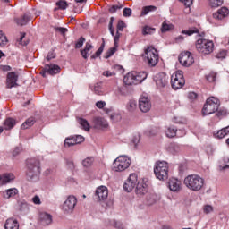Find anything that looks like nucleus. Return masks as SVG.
<instances>
[{
  "label": "nucleus",
  "instance_id": "obj_57",
  "mask_svg": "<svg viewBox=\"0 0 229 229\" xmlns=\"http://www.w3.org/2000/svg\"><path fill=\"white\" fill-rule=\"evenodd\" d=\"M121 38V33L119 32V30L116 31V34L114 38V47H118L119 45H118V42H119V38Z\"/></svg>",
  "mask_w": 229,
  "mask_h": 229
},
{
  "label": "nucleus",
  "instance_id": "obj_30",
  "mask_svg": "<svg viewBox=\"0 0 229 229\" xmlns=\"http://www.w3.org/2000/svg\"><path fill=\"white\" fill-rule=\"evenodd\" d=\"M168 151L172 155H178L182 151V147L178 143H170L168 146Z\"/></svg>",
  "mask_w": 229,
  "mask_h": 229
},
{
  "label": "nucleus",
  "instance_id": "obj_38",
  "mask_svg": "<svg viewBox=\"0 0 229 229\" xmlns=\"http://www.w3.org/2000/svg\"><path fill=\"white\" fill-rule=\"evenodd\" d=\"M174 29V25L169 23L168 21H164L162 23L161 31L162 33H165V31H171V30Z\"/></svg>",
  "mask_w": 229,
  "mask_h": 229
},
{
  "label": "nucleus",
  "instance_id": "obj_56",
  "mask_svg": "<svg viewBox=\"0 0 229 229\" xmlns=\"http://www.w3.org/2000/svg\"><path fill=\"white\" fill-rule=\"evenodd\" d=\"M75 139L76 144H81V142L85 141V138L81 135L73 136Z\"/></svg>",
  "mask_w": 229,
  "mask_h": 229
},
{
  "label": "nucleus",
  "instance_id": "obj_3",
  "mask_svg": "<svg viewBox=\"0 0 229 229\" xmlns=\"http://www.w3.org/2000/svg\"><path fill=\"white\" fill-rule=\"evenodd\" d=\"M146 78H148L146 72H131L123 77V83L126 85H139V83H142Z\"/></svg>",
  "mask_w": 229,
  "mask_h": 229
},
{
  "label": "nucleus",
  "instance_id": "obj_6",
  "mask_svg": "<svg viewBox=\"0 0 229 229\" xmlns=\"http://www.w3.org/2000/svg\"><path fill=\"white\" fill-rule=\"evenodd\" d=\"M195 47L198 53H200L201 55H210V53L214 51V42L200 38L197 39Z\"/></svg>",
  "mask_w": 229,
  "mask_h": 229
},
{
  "label": "nucleus",
  "instance_id": "obj_29",
  "mask_svg": "<svg viewBox=\"0 0 229 229\" xmlns=\"http://www.w3.org/2000/svg\"><path fill=\"white\" fill-rule=\"evenodd\" d=\"M31 15L30 13H25L21 19L16 18L15 22L18 26H26L30 21Z\"/></svg>",
  "mask_w": 229,
  "mask_h": 229
},
{
  "label": "nucleus",
  "instance_id": "obj_45",
  "mask_svg": "<svg viewBox=\"0 0 229 229\" xmlns=\"http://www.w3.org/2000/svg\"><path fill=\"white\" fill-rule=\"evenodd\" d=\"M105 49V43H103L100 47L97 50V52L95 53V55H91L92 59H96L98 58V56H101V54L103 53Z\"/></svg>",
  "mask_w": 229,
  "mask_h": 229
},
{
  "label": "nucleus",
  "instance_id": "obj_60",
  "mask_svg": "<svg viewBox=\"0 0 229 229\" xmlns=\"http://www.w3.org/2000/svg\"><path fill=\"white\" fill-rule=\"evenodd\" d=\"M123 17H131V9L124 8L123 12Z\"/></svg>",
  "mask_w": 229,
  "mask_h": 229
},
{
  "label": "nucleus",
  "instance_id": "obj_7",
  "mask_svg": "<svg viewBox=\"0 0 229 229\" xmlns=\"http://www.w3.org/2000/svg\"><path fill=\"white\" fill-rule=\"evenodd\" d=\"M131 165V159L128 156H119L113 163V171L122 173V171H126Z\"/></svg>",
  "mask_w": 229,
  "mask_h": 229
},
{
  "label": "nucleus",
  "instance_id": "obj_18",
  "mask_svg": "<svg viewBox=\"0 0 229 229\" xmlns=\"http://www.w3.org/2000/svg\"><path fill=\"white\" fill-rule=\"evenodd\" d=\"M154 81L159 89H162L167 85V75L164 72L156 74L154 77Z\"/></svg>",
  "mask_w": 229,
  "mask_h": 229
},
{
  "label": "nucleus",
  "instance_id": "obj_11",
  "mask_svg": "<svg viewBox=\"0 0 229 229\" xmlns=\"http://www.w3.org/2000/svg\"><path fill=\"white\" fill-rule=\"evenodd\" d=\"M139 184V176L137 174H131L123 184V189L126 192H131Z\"/></svg>",
  "mask_w": 229,
  "mask_h": 229
},
{
  "label": "nucleus",
  "instance_id": "obj_49",
  "mask_svg": "<svg viewBox=\"0 0 229 229\" xmlns=\"http://www.w3.org/2000/svg\"><path fill=\"white\" fill-rule=\"evenodd\" d=\"M214 135L216 139H225V137H226L225 129H221L220 131H217V132H216Z\"/></svg>",
  "mask_w": 229,
  "mask_h": 229
},
{
  "label": "nucleus",
  "instance_id": "obj_64",
  "mask_svg": "<svg viewBox=\"0 0 229 229\" xmlns=\"http://www.w3.org/2000/svg\"><path fill=\"white\" fill-rule=\"evenodd\" d=\"M56 57V54L54 52H49L48 55H47V60L49 62L50 60H53V58Z\"/></svg>",
  "mask_w": 229,
  "mask_h": 229
},
{
  "label": "nucleus",
  "instance_id": "obj_58",
  "mask_svg": "<svg viewBox=\"0 0 229 229\" xmlns=\"http://www.w3.org/2000/svg\"><path fill=\"white\" fill-rule=\"evenodd\" d=\"M125 27H126V24L123 21H118V24H117L118 31H124Z\"/></svg>",
  "mask_w": 229,
  "mask_h": 229
},
{
  "label": "nucleus",
  "instance_id": "obj_50",
  "mask_svg": "<svg viewBox=\"0 0 229 229\" xmlns=\"http://www.w3.org/2000/svg\"><path fill=\"white\" fill-rule=\"evenodd\" d=\"M83 44H85V38L81 37L75 44V48L80 49V47H83Z\"/></svg>",
  "mask_w": 229,
  "mask_h": 229
},
{
  "label": "nucleus",
  "instance_id": "obj_10",
  "mask_svg": "<svg viewBox=\"0 0 229 229\" xmlns=\"http://www.w3.org/2000/svg\"><path fill=\"white\" fill-rule=\"evenodd\" d=\"M77 203L78 199H76L73 195H70L62 205V210L66 214H72L74 211Z\"/></svg>",
  "mask_w": 229,
  "mask_h": 229
},
{
  "label": "nucleus",
  "instance_id": "obj_2",
  "mask_svg": "<svg viewBox=\"0 0 229 229\" xmlns=\"http://www.w3.org/2000/svg\"><path fill=\"white\" fill-rule=\"evenodd\" d=\"M40 175V161L36 158L27 160V180L37 182Z\"/></svg>",
  "mask_w": 229,
  "mask_h": 229
},
{
  "label": "nucleus",
  "instance_id": "obj_39",
  "mask_svg": "<svg viewBox=\"0 0 229 229\" xmlns=\"http://www.w3.org/2000/svg\"><path fill=\"white\" fill-rule=\"evenodd\" d=\"M76 140L74 136L68 137L64 140V146L65 148H71V146H76Z\"/></svg>",
  "mask_w": 229,
  "mask_h": 229
},
{
  "label": "nucleus",
  "instance_id": "obj_34",
  "mask_svg": "<svg viewBox=\"0 0 229 229\" xmlns=\"http://www.w3.org/2000/svg\"><path fill=\"white\" fill-rule=\"evenodd\" d=\"M182 35H187V37H191V35L197 34L199 35V30L196 27L189 28L188 30H182Z\"/></svg>",
  "mask_w": 229,
  "mask_h": 229
},
{
  "label": "nucleus",
  "instance_id": "obj_62",
  "mask_svg": "<svg viewBox=\"0 0 229 229\" xmlns=\"http://www.w3.org/2000/svg\"><path fill=\"white\" fill-rule=\"evenodd\" d=\"M181 3H183L186 8H191L192 6V0H180Z\"/></svg>",
  "mask_w": 229,
  "mask_h": 229
},
{
  "label": "nucleus",
  "instance_id": "obj_20",
  "mask_svg": "<svg viewBox=\"0 0 229 229\" xmlns=\"http://www.w3.org/2000/svg\"><path fill=\"white\" fill-rule=\"evenodd\" d=\"M229 10L226 7H222L217 12L213 13V19L216 21H223L225 17H228Z\"/></svg>",
  "mask_w": 229,
  "mask_h": 229
},
{
  "label": "nucleus",
  "instance_id": "obj_51",
  "mask_svg": "<svg viewBox=\"0 0 229 229\" xmlns=\"http://www.w3.org/2000/svg\"><path fill=\"white\" fill-rule=\"evenodd\" d=\"M122 8H123V4H121L113 5L109 8V12H110V13H115V12H117V10H121Z\"/></svg>",
  "mask_w": 229,
  "mask_h": 229
},
{
  "label": "nucleus",
  "instance_id": "obj_35",
  "mask_svg": "<svg viewBox=\"0 0 229 229\" xmlns=\"http://www.w3.org/2000/svg\"><path fill=\"white\" fill-rule=\"evenodd\" d=\"M82 166L84 169H90L94 164V157H88L85 159L82 160Z\"/></svg>",
  "mask_w": 229,
  "mask_h": 229
},
{
  "label": "nucleus",
  "instance_id": "obj_59",
  "mask_svg": "<svg viewBox=\"0 0 229 229\" xmlns=\"http://www.w3.org/2000/svg\"><path fill=\"white\" fill-rule=\"evenodd\" d=\"M32 202L34 203V205H42V201L40 200V197H38V195H35L32 198Z\"/></svg>",
  "mask_w": 229,
  "mask_h": 229
},
{
  "label": "nucleus",
  "instance_id": "obj_33",
  "mask_svg": "<svg viewBox=\"0 0 229 229\" xmlns=\"http://www.w3.org/2000/svg\"><path fill=\"white\" fill-rule=\"evenodd\" d=\"M91 90H93L94 94L97 96H103V94H105V91L103 90V84L101 82L94 84Z\"/></svg>",
  "mask_w": 229,
  "mask_h": 229
},
{
  "label": "nucleus",
  "instance_id": "obj_48",
  "mask_svg": "<svg viewBox=\"0 0 229 229\" xmlns=\"http://www.w3.org/2000/svg\"><path fill=\"white\" fill-rule=\"evenodd\" d=\"M173 123H175V124H185L187 120L183 117H174Z\"/></svg>",
  "mask_w": 229,
  "mask_h": 229
},
{
  "label": "nucleus",
  "instance_id": "obj_32",
  "mask_svg": "<svg viewBox=\"0 0 229 229\" xmlns=\"http://www.w3.org/2000/svg\"><path fill=\"white\" fill-rule=\"evenodd\" d=\"M107 114H109V117L113 123H119V121L123 119L119 111H109Z\"/></svg>",
  "mask_w": 229,
  "mask_h": 229
},
{
  "label": "nucleus",
  "instance_id": "obj_43",
  "mask_svg": "<svg viewBox=\"0 0 229 229\" xmlns=\"http://www.w3.org/2000/svg\"><path fill=\"white\" fill-rule=\"evenodd\" d=\"M115 51H117V47L109 48L107 52L105 54L104 58H106V60H108V58L115 55Z\"/></svg>",
  "mask_w": 229,
  "mask_h": 229
},
{
  "label": "nucleus",
  "instance_id": "obj_9",
  "mask_svg": "<svg viewBox=\"0 0 229 229\" xmlns=\"http://www.w3.org/2000/svg\"><path fill=\"white\" fill-rule=\"evenodd\" d=\"M171 85L174 90L182 89L185 85V79L183 78V72L177 71L171 76Z\"/></svg>",
  "mask_w": 229,
  "mask_h": 229
},
{
  "label": "nucleus",
  "instance_id": "obj_16",
  "mask_svg": "<svg viewBox=\"0 0 229 229\" xmlns=\"http://www.w3.org/2000/svg\"><path fill=\"white\" fill-rule=\"evenodd\" d=\"M148 185L149 182H148V179H140L138 185H136L137 196H144V194H147Z\"/></svg>",
  "mask_w": 229,
  "mask_h": 229
},
{
  "label": "nucleus",
  "instance_id": "obj_14",
  "mask_svg": "<svg viewBox=\"0 0 229 229\" xmlns=\"http://www.w3.org/2000/svg\"><path fill=\"white\" fill-rule=\"evenodd\" d=\"M60 71L61 68L58 66V64H47L45 65L43 71L40 72V74L43 76V78H46L47 74L55 76V74H58Z\"/></svg>",
  "mask_w": 229,
  "mask_h": 229
},
{
  "label": "nucleus",
  "instance_id": "obj_1",
  "mask_svg": "<svg viewBox=\"0 0 229 229\" xmlns=\"http://www.w3.org/2000/svg\"><path fill=\"white\" fill-rule=\"evenodd\" d=\"M184 185L189 191L198 192L203 189L205 185V179L198 174H190L184 178Z\"/></svg>",
  "mask_w": 229,
  "mask_h": 229
},
{
  "label": "nucleus",
  "instance_id": "obj_54",
  "mask_svg": "<svg viewBox=\"0 0 229 229\" xmlns=\"http://www.w3.org/2000/svg\"><path fill=\"white\" fill-rule=\"evenodd\" d=\"M55 31L61 33V35H65L67 33V29L64 27H54Z\"/></svg>",
  "mask_w": 229,
  "mask_h": 229
},
{
  "label": "nucleus",
  "instance_id": "obj_13",
  "mask_svg": "<svg viewBox=\"0 0 229 229\" xmlns=\"http://www.w3.org/2000/svg\"><path fill=\"white\" fill-rule=\"evenodd\" d=\"M151 99L146 95H142L139 99V107L141 112L144 114L151 110Z\"/></svg>",
  "mask_w": 229,
  "mask_h": 229
},
{
  "label": "nucleus",
  "instance_id": "obj_12",
  "mask_svg": "<svg viewBox=\"0 0 229 229\" xmlns=\"http://www.w3.org/2000/svg\"><path fill=\"white\" fill-rule=\"evenodd\" d=\"M179 62L181 64H182L183 67H191L194 64V57L192 56V54L189 51L182 52L179 55Z\"/></svg>",
  "mask_w": 229,
  "mask_h": 229
},
{
  "label": "nucleus",
  "instance_id": "obj_55",
  "mask_svg": "<svg viewBox=\"0 0 229 229\" xmlns=\"http://www.w3.org/2000/svg\"><path fill=\"white\" fill-rule=\"evenodd\" d=\"M188 99H190L191 101H196V99H198V94L195 92H190L188 94Z\"/></svg>",
  "mask_w": 229,
  "mask_h": 229
},
{
  "label": "nucleus",
  "instance_id": "obj_17",
  "mask_svg": "<svg viewBox=\"0 0 229 229\" xmlns=\"http://www.w3.org/2000/svg\"><path fill=\"white\" fill-rule=\"evenodd\" d=\"M19 80V72H11L7 74L6 79V87L7 89H13V87H17V81Z\"/></svg>",
  "mask_w": 229,
  "mask_h": 229
},
{
  "label": "nucleus",
  "instance_id": "obj_41",
  "mask_svg": "<svg viewBox=\"0 0 229 229\" xmlns=\"http://www.w3.org/2000/svg\"><path fill=\"white\" fill-rule=\"evenodd\" d=\"M156 10H157L156 6H153V5L145 6L142 8L141 15L142 16L148 15V13H149V12H155Z\"/></svg>",
  "mask_w": 229,
  "mask_h": 229
},
{
  "label": "nucleus",
  "instance_id": "obj_52",
  "mask_svg": "<svg viewBox=\"0 0 229 229\" xmlns=\"http://www.w3.org/2000/svg\"><path fill=\"white\" fill-rule=\"evenodd\" d=\"M203 212H204V214H210V213L214 212V207H212L210 205H205L203 207Z\"/></svg>",
  "mask_w": 229,
  "mask_h": 229
},
{
  "label": "nucleus",
  "instance_id": "obj_36",
  "mask_svg": "<svg viewBox=\"0 0 229 229\" xmlns=\"http://www.w3.org/2000/svg\"><path fill=\"white\" fill-rule=\"evenodd\" d=\"M78 123L84 131H90V124L89 123V121L83 118H78Z\"/></svg>",
  "mask_w": 229,
  "mask_h": 229
},
{
  "label": "nucleus",
  "instance_id": "obj_19",
  "mask_svg": "<svg viewBox=\"0 0 229 229\" xmlns=\"http://www.w3.org/2000/svg\"><path fill=\"white\" fill-rule=\"evenodd\" d=\"M168 188L172 192H180V191H182V181L177 178L169 179Z\"/></svg>",
  "mask_w": 229,
  "mask_h": 229
},
{
  "label": "nucleus",
  "instance_id": "obj_25",
  "mask_svg": "<svg viewBox=\"0 0 229 229\" xmlns=\"http://www.w3.org/2000/svg\"><path fill=\"white\" fill-rule=\"evenodd\" d=\"M178 131L177 128H174V126H166L165 127V135L168 139H174V137H176V132Z\"/></svg>",
  "mask_w": 229,
  "mask_h": 229
},
{
  "label": "nucleus",
  "instance_id": "obj_22",
  "mask_svg": "<svg viewBox=\"0 0 229 229\" xmlns=\"http://www.w3.org/2000/svg\"><path fill=\"white\" fill-rule=\"evenodd\" d=\"M95 128L98 130H106L108 122L105 118L98 117L94 119Z\"/></svg>",
  "mask_w": 229,
  "mask_h": 229
},
{
  "label": "nucleus",
  "instance_id": "obj_23",
  "mask_svg": "<svg viewBox=\"0 0 229 229\" xmlns=\"http://www.w3.org/2000/svg\"><path fill=\"white\" fill-rule=\"evenodd\" d=\"M17 194H19V190L17 188H11L3 191V198L4 199H10V198H15Z\"/></svg>",
  "mask_w": 229,
  "mask_h": 229
},
{
  "label": "nucleus",
  "instance_id": "obj_24",
  "mask_svg": "<svg viewBox=\"0 0 229 229\" xmlns=\"http://www.w3.org/2000/svg\"><path fill=\"white\" fill-rule=\"evenodd\" d=\"M158 201V195L156 193H148L145 199V203L150 207L151 205H155Z\"/></svg>",
  "mask_w": 229,
  "mask_h": 229
},
{
  "label": "nucleus",
  "instance_id": "obj_5",
  "mask_svg": "<svg viewBox=\"0 0 229 229\" xmlns=\"http://www.w3.org/2000/svg\"><path fill=\"white\" fill-rule=\"evenodd\" d=\"M219 98L216 97H210L206 100V103L202 108V115H210L216 114L219 110Z\"/></svg>",
  "mask_w": 229,
  "mask_h": 229
},
{
  "label": "nucleus",
  "instance_id": "obj_27",
  "mask_svg": "<svg viewBox=\"0 0 229 229\" xmlns=\"http://www.w3.org/2000/svg\"><path fill=\"white\" fill-rule=\"evenodd\" d=\"M5 229H19V222L14 218H8L4 225Z\"/></svg>",
  "mask_w": 229,
  "mask_h": 229
},
{
  "label": "nucleus",
  "instance_id": "obj_31",
  "mask_svg": "<svg viewBox=\"0 0 229 229\" xmlns=\"http://www.w3.org/2000/svg\"><path fill=\"white\" fill-rule=\"evenodd\" d=\"M17 124V122L15 119L9 117L6 118L4 123V130H12Z\"/></svg>",
  "mask_w": 229,
  "mask_h": 229
},
{
  "label": "nucleus",
  "instance_id": "obj_21",
  "mask_svg": "<svg viewBox=\"0 0 229 229\" xmlns=\"http://www.w3.org/2000/svg\"><path fill=\"white\" fill-rule=\"evenodd\" d=\"M39 223L43 226H47L53 223V216L48 213L43 212L39 214Z\"/></svg>",
  "mask_w": 229,
  "mask_h": 229
},
{
  "label": "nucleus",
  "instance_id": "obj_4",
  "mask_svg": "<svg viewBox=\"0 0 229 229\" xmlns=\"http://www.w3.org/2000/svg\"><path fill=\"white\" fill-rule=\"evenodd\" d=\"M154 173L157 180L165 181L169 178V164L165 161H157L154 166Z\"/></svg>",
  "mask_w": 229,
  "mask_h": 229
},
{
  "label": "nucleus",
  "instance_id": "obj_63",
  "mask_svg": "<svg viewBox=\"0 0 229 229\" xmlns=\"http://www.w3.org/2000/svg\"><path fill=\"white\" fill-rule=\"evenodd\" d=\"M96 106H97V108H105V106H106V102H105V101H98L97 103H96Z\"/></svg>",
  "mask_w": 229,
  "mask_h": 229
},
{
  "label": "nucleus",
  "instance_id": "obj_28",
  "mask_svg": "<svg viewBox=\"0 0 229 229\" xmlns=\"http://www.w3.org/2000/svg\"><path fill=\"white\" fill-rule=\"evenodd\" d=\"M93 46L90 43H86L84 49L81 50V55L84 60H87L90 56V50L93 49Z\"/></svg>",
  "mask_w": 229,
  "mask_h": 229
},
{
  "label": "nucleus",
  "instance_id": "obj_40",
  "mask_svg": "<svg viewBox=\"0 0 229 229\" xmlns=\"http://www.w3.org/2000/svg\"><path fill=\"white\" fill-rule=\"evenodd\" d=\"M8 44V38H6V34L0 30V47H4Z\"/></svg>",
  "mask_w": 229,
  "mask_h": 229
},
{
  "label": "nucleus",
  "instance_id": "obj_44",
  "mask_svg": "<svg viewBox=\"0 0 229 229\" xmlns=\"http://www.w3.org/2000/svg\"><path fill=\"white\" fill-rule=\"evenodd\" d=\"M209 4L212 8H217L223 5V0H209Z\"/></svg>",
  "mask_w": 229,
  "mask_h": 229
},
{
  "label": "nucleus",
  "instance_id": "obj_26",
  "mask_svg": "<svg viewBox=\"0 0 229 229\" xmlns=\"http://www.w3.org/2000/svg\"><path fill=\"white\" fill-rule=\"evenodd\" d=\"M13 180H15V175L12 173L4 174L1 176V183H3V185H6V183H12Z\"/></svg>",
  "mask_w": 229,
  "mask_h": 229
},
{
  "label": "nucleus",
  "instance_id": "obj_15",
  "mask_svg": "<svg viewBox=\"0 0 229 229\" xmlns=\"http://www.w3.org/2000/svg\"><path fill=\"white\" fill-rule=\"evenodd\" d=\"M108 199V188L106 186H99L95 191V199L97 201H106Z\"/></svg>",
  "mask_w": 229,
  "mask_h": 229
},
{
  "label": "nucleus",
  "instance_id": "obj_42",
  "mask_svg": "<svg viewBox=\"0 0 229 229\" xmlns=\"http://www.w3.org/2000/svg\"><path fill=\"white\" fill-rule=\"evenodd\" d=\"M157 31V29L149 26L143 27L142 33L143 35H153Z\"/></svg>",
  "mask_w": 229,
  "mask_h": 229
},
{
  "label": "nucleus",
  "instance_id": "obj_8",
  "mask_svg": "<svg viewBox=\"0 0 229 229\" xmlns=\"http://www.w3.org/2000/svg\"><path fill=\"white\" fill-rule=\"evenodd\" d=\"M145 62L150 67H155L158 64V51L153 47H148L143 55Z\"/></svg>",
  "mask_w": 229,
  "mask_h": 229
},
{
  "label": "nucleus",
  "instance_id": "obj_47",
  "mask_svg": "<svg viewBox=\"0 0 229 229\" xmlns=\"http://www.w3.org/2000/svg\"><path fill=\"white\" fill-rule=\"evenodd\" d=\"M56 6H58L60 10H67V2L65 0H59L56 3Z\"/></svg>",
  "mask_w": 229,
  "mask_h": 229
},
{
  "label": "nucleus",
  "instance_id": "obj_53",
  "mask_svg": "<svg viewBox=\"0 0 229 229\" xmlns=\"http://www.w3.org/2000/svg\"><path fill=\"white\" fill-rule=\"evenodd\" d=\"M216 58H218V60H223L226 58V50H221L218 52L216 55Z\"/></svg>",
  "mask_w": 229,
  "mask_h": 229
},
{
  "label": "nucleus",
  "instance_id": "obj_46",
  "mask_svg": "<svg viewBox=\"0 0 229 229\" xmlns=\"http://www.w3.org/2000/svg\"><path fill=\"white\" fill-rule=\"evenodd\" d=\"M127 108L130 112H133V110H135V108H137V101H135V100L129 101V103L127 105Z\"/></svg>",
  "mask_w": 229,
  "mask_h": 229
},
{
  "label": "nucleus",
  "instance_id": "obj_37",
  "mask_svg": "<svg viewBox=\"0 0 229 229\" xmlns=\"http://www.w3.org/2000/svg\"><path fill=\"white\" fill-rule=\"evenodd\" d=\"M33 124H35V118H29L22 123L21 130H28V128H31Z\"/></svg>",
  "mask_w": 229,
  "mask_h": 229
},
{
  "label": "nucleus",
  "instance_id": "obj_61",
  "mask_svg": "<svg viewBox=\"0 0 229 229\" xmlns=\"http://www.w3.org/2000/svg\"><path fill=\"white\" fill-rule=\"evenodd\" d=\"M113 225L114 228L124 229V225L119 221H114Z\"/></svg>",
  "mask_w": 229,
  "mask_h": 229
}]
</instances>
